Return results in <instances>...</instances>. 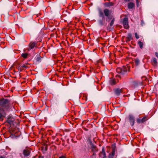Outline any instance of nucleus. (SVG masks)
Instances as JSON below:
<instances>
[{"instance_id":"f257e3e1","label":"nucleus","mask_w":158,"mask_h":158,"mask_svg":"<svg viewBox=\"0 0 158 158\" xmlns=\"http://www.w3.org/2000/svg\"><path fill=\"white\" fill-rule=\"evenodd\" d=\"M10 106L9 100L3 98L0 99V119L2 117V113L8 110Z\"/></svg>"},{"instance_id":"f03ea898","label":"nucleus","mask_w":158,"mask_h":158,"mask_svg":"<svg viewBox=\"0 0 158 158\" xmlns=\"http://www.w3.org/2000/svg\"><path fill=\"white\" fill-rule=\"evenodd\" d=\"M98 10L99 17L102 19H99L98 20V23L100 25L103 26L104 25L103 22L104 20L105 15L108 17L110 14V12L109 10L107 9H105L103 11L101 8H99Z\"/></svg>"},{"instance_id":"7ed1b4c3","label":"nucleus","mask_w":158,"mask_h":158,"mask_svg":"<svg viewBox=\"0 0 158 158\" xmlns=\"http://www.w3.org/2000/svg\"><path fill=\"white\" fill-rule=\"evenodd\" d=\"M129 68L128 66H123L122 68H118L116 69V72L121 75H123L126 74L127 72L128 71Z\"/></svg>"},{"instance_id":"20e7f679","label":"nucleus","mask_w":158,"mask_h":158,"mask_svg":"<svg viewBox=\"0 0 158 158\" xmlns=\"http://www.w3.org/2000/svg\"><path fill=\"white\" fill-rule=\"evenodd\" d=\"M123 24L125 29H127L129 27L128 24V19L127 18L125 17L123 19Z\"/></svg>"},{"instance_id":"39448f33","label":"nucleus","mask_w":158,"mask_h":158,"mask_svg":"<svg viewBox=\"0 0 158 158\" xmlns=\"http://www.w3.org/2000/svg\"><path fill=\"white\" fill-rule=\"evenodd\" d=\"M129 119L131 125L132 126L134 125L135 123V118L131 114L129 116Z\"/></svg>"},{"instance_id":"423d86ee","label":"nucleus","mask_w":158,"mask_h":158,"mask_svg":"<svg viewBox=\"0 0 158 158\" xmlns=\"http://www.w3.org/2000/svg\"><path fill=\"white\" fill-rule=\"evenodd\" d=\"M115 152V148H112V151L111 153L109 154V158H113L114 156V155Z\"/></svg>"},{"instance_id":"0eeeda50","label":"nucleus","mask_w":158,"mask_h":158,"mask_svg":"<svg viewBox=\"0 0 158 158\" xmlns=\"http://www.w3.org/2000/svg\"><path fill=\"white\" fill-rule=\"evenodd\" d=\"M99 156L100 157L102 158H106V154L104 148L102 149V152L100 153Z\"/></svg>"},{"instance_id":"6e6552de","label":"nucleus","mask_w":158,"mask_h":158,"mask_svg":"<svg viewBox=\"0 0 158 158\" xmlns=\"http://www.w3.org/2000/svg\"><path fill=\"white\" fill-rule=\"evenodd\" d=\"M115 93L117 96H118L120 94L123 92L122 89H117L115 90Z\"/></svg>"},{"instance_id":"1a4fd4ad","label":"nucleus","mask_w":158,"mask_h":158,"mask_svg":"<svg viewBox=\"0 0 158 158\" xmlns=\"http://www.w3.org/2000/svg\"><path fill=\"white\" fill-rule=\"evenodd\" d=\"M128 8L129 9H132L135 7V5L134 3L132 2H130L128 4Z\"/></svg>"},{"instance_id":"9d476101","label":"nucleus","mask_w":158,"mask_h":158,"mask_svg":"<svg viewBox=\"0 0 158 158\" xmlns=\"http://www.w3.org/2000/svg\"><path fill=\"white\" fill-rule=\"evenodd\" d=\"M30 153V152L28 150L25 149L23 151V154L25 156H28L29 155Z\"/></svg>"},{"instance_id":"9b49d317","label":"nucleus","mask_w":158,"mask_h":158,"mask_svg":"<svg viewBox=\"0 0 158 158\" xmlns=\"http://www.w3.org/2000/svg\"><path fill=\"white\" fill-rule=\"evenodd\" d=\"M35 42H31L29 44V48L30 49H32L34 48V47L35 46Z\"/></svg>"},{"instance_id":"f8f14e48","label":"nucleus","mask_w":158,"mask_h":158,"mask_svg":"<svg viewBox=\"0 0 158 158\" xmlns=\"http://www.w3.org/2000/svg\"><path fill=\"white\" fill-rule=\"evenodd\" d=\"M152 64L153 66H156L157 64L156 60L155 58H153L152 60Z\"/></svg>"},{"instance_id":"ddd939ff","label":"nucleus","mask_w":158,"mask_h":158,"mask_svg":"<svg viewBox=\"0 0 158 158\" xmlns=\"http://www.w3.org/2000/svg\"><path fill=\"white\" fill-rule=\"evenodd\" d=\"M126 39L129 41L132 39V36L131 34L129 33L127 34V35L126 37Z\"/></svg>"},{"instance_id":"4468645a","label":"nucleus","mask_w":158,"mask_h":158,"mask_svg":"<svg viewBox=\"0 0 158 158\" xmlns=\"http://www.w3.org/2000/svg\"><path fill=\"white\" fill-rule=\"evenodd\" d=\"M110 83L111 85H114L116 84V82L114 79H111L110 81Z\"/></svg>"},{"instance_id":"2eb2a0df","label":"nucleus","mask_w":158,"mask_h":158,"mask_svg":"<svg viewBox=\"0 0 158 158\" xmlns=\"http://www.w3.org/2000/svg\"><path fill=\"white\" fill-rule=\"evenodd\" d=\"M114 3L111 2H106L105 3V5L107 6H113Z\"/></svg>"},{"instance_id":"dca6fc26","label":"nucleus","mask_w":158,"mask_h":158,"mask_svg":"<svg viewBox=\"0 0 158 158\" xmlns=\"http://www.w3.org/2000/svg\"><path fill=\"white\" fill-rule=\"evenodd\" d=\"M41 59L39 55H37L35 57V60L37 62H40L41 61Z\"/></svg>"},{"instance_id":"f3484780","label":"nucleus","mask_w":158,"mask_h":158,"mask_svg":"<svg viewBox=\"0 0 158 158\" xmlns=\"http://www.w3.org/2000/svg\"><path fill=\"white\" fill-rule=\"evenodd\" d=\"M138 44L140 48H143V44L142 42H141L140 41H138Z\"/></svg>"},{"instance_id":"a211bd4d","label":"nucleus","mask_w":158,"mask_h":158,"mask_svg":"<svg viewBox=\"0 0 158 158\" xmlns=\"http://www.w3.org/2000/svg\"><path fill=\"white\" fill-rule=\"evenodd\" d=\"M28 55V54L27 53H23L21 55L24 58H26Z\"/></svg>"},{"instance_id":"6ab92c4d","label":"nucleus","mask_w":158,"mask_h":158,"mask_svg":"<svg viewBox=\"0 0 158 158\" xmlns=\"http://www.w3.org/2000/svg\"><path fill=\"white\" fill-rule=\"evenodd\" d=\"M114 19H113L111 20V21L110 22V26L112 27L114 23Z\"/></svg>"},{"instance_id":"aec40b11","label":"nucleus","mask_w":158,"mask_h":158,"mask_svg":"<svg viewBox=\"0 0 158 158\" xmlns=\"http://www.w3.org/2000/svg\"><path fill=\"white\" fill-rule=\"evenodd\" d=\"M137 122L138 123H143L142 121V119L140 118H138L137 120Z\"/></svg>"},{"instance_id":"412c9836","label":"nucleus","mask_w":158,"mask_h":158,"mask_svg":"<svg viewBox=\"0 0 158 158\" xmlns=\"http://www.w3.org/2000/svg\"><path fill=\"white\" fill-rule=\"evenodd\" d=\"M135 62L136 64L138 65L139 64V59H136L135 60Z\"/></svg>"},{"instance_id":"4be33fe9","label":"nucleus","mask_w":158,"mask_h":158,"mask_svg":"<svg viewBox=\"0 0 158 158\" xmlns=\"http://www.w3.org/2000/svg\"><path fill=\"white\" fill-rule=\"evenodd\" d=\"M146 117H143L142 119H142V123H143L144 122H145L147 119H146Z\"/></svg>"},{"instance_id":"5701e85b","label":"nucleus","mask_w":158,"mask_h":158,"mask_svg":"<svg viewBox=\"0 0 158 158\" xmlns=\"http://www.w3.org/2000/svg\"><path fill=\"white\" fill-rule=\"evenodd\" d=\"M135 36L136 37V38L137 39H139V35H138L136 33H135Z\"/></svg>"},{"instance_id":"b1692460","label":"nucleus","mask_w":158,"mask_h":158,"mask_svg":"<svg viewBox=\"0 0 158 158\" xmlns=\"http://www.w3.org/2000/svg\"><path fill=\"white\" fill-rule=\"evenodd\" d=\"M7 121L10 124H11L12 123V121H11L10 120H9V119H8L7 120Z\"/></svg>"},{"instance_id":"393cba45","label":"nucleus","mask_w":158,"mask_h":158,"mask_svg":"<svg viewBox=\"0 0 158 158\" xmlns=\"http://www.w3.org/2000/svg\"><path fill=\"white\" fill-rule=\"evenodd\" d=\"M59 158H66L64 156H62L59 157Z\"/></svg>"},{"instance_id":"a878e982","label":"nucleus","mask_w":158,"mask_h":158,"mask_svg":"<svg viewBox=\"0 0 158 158\" xmlns=\"http://www.w3.org/2000/svg\"><path fill=\"white\" fill-rule=\"evenodd\" d=\"M155 54L156 56L158 58V53L157 52H156Z\"/></svg>"},{"instance_id":"bb28decb","label":"nucleus","mask_w":158,"mask_h":158,"mask_svg":"<svg viewBox=\"0 0 158 158\" xmlns=\"http://www.w3.org/2000/svg\"><path fill=\"white\" fill-rule=\"evenodd\" d=\"M136 1V3L137 5V6H138V5H139V0H138V1Z\"/></svg>"},{"instance_id":"cd10ccee","label":"nucleus","mask_w":158,"mask_h":158,"mask_svg":"<svg viewBox=\"0 0 158 158\" xmlns=\"http://www.w3.org/2000/svg\"><path fill=\"white\" fill-rule=\"evenodd\" d=\"M144 24V22L143 21H141V24L142 26H143V25Z\"/></svg>"},{"instance_id":"c85d7f7f","label":"nucleus","mask_w":158,"mask_h":158,"mask_svg":"<svg viewBox=\"0 0 158 158\" xmlns=\"http://www.w3.org/2000/svg\"><path fill=\"white\" fill-rule=\"evenodd\" d=\"M0 158H6L5 156H0Z\"/></svg>"},{"instance_id":"c756f323","label":"nucleus","mask_w":158,"mask_h":158,"mask_svg":"<svg viewBox=\"0 0 158 158\" xmlns=\"http://www.w3.org/2000/svg\"><path fill=\"white\" fill-rule=\"evenodd\" d=\"M125 2H128L130 1V0H124Z\"/></svg>"},{"instance_id":"7c9ffc66","label":"nucleus","mask_w":158,"mask_h":158,"mask_svg":"<svg viewBox=\"0 0 158 158\" xmlns=\"http://www.w3.org/2000/svg\"><path fill=\"white\" fill-rule=\"evenodd\" d=\"M92 148H95V146L93 145L92 146Z\"/></svg>"},{"instance_id":"2f4dec72","label":"nucleus","mask_w":158,"mask_h":158,"mask_svg":"<svg viewBox=\"0 0 158 158\" xmlns=\"http://www.w3.org/2000/svg\"><path fill=\"white\" fill-rule=\"evenodd\" d=\"M40 158H43V157H40Z\"/></svg>"},{"instance_id":"473e14b6","label":"nucleus","mask_w":158,"mask_h":158,"mask_svg":"<svg viewBox=\"0 0 158 158\" xmlns=\"http://www.w3.org/2000/svg\"><path fill=\"white\" fill-rule=\"evenodd\" d=\"M136 1H138V0H136Z\"/></svg>"}]
</instances>
